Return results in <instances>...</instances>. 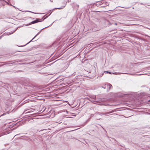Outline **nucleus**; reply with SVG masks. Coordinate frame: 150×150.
Listing matches in <instances>:
<instances>
[{"mask_svg": "<svg viewBox=\"0 0 150 150\" xmlns=\"http://www.w3.org/2000/svg\"><path fill=\"white\" fill-rule=\"evenodd\" d=\"M111 87L112 88V86L111 84H105L104 86H102V88L104 89L107 88V89L108 91L110 90Z\"/></svg>", "mask_w": 150, "mask_h": 150, "instance_id": "nucleus-1", "label": "nucleus"}, {"mask_svg": "<svg viewBox=\"0 0 150 150\" xmlns=\"http://www.w3.org/2000/svg\"><path fill=\"white\" fill-rule=\"evenodd\" d=\"M45 19V18L43 19V20H42V21H40V20H41V19H40L39 18H37L36 20L33 21L32 22H31L30 23V24H35V23L38 22H39L40 21H43Z\"/></svg>", "mask_w": 150, "mask_h": 150, "instance_id": "nucleus-2", "label": "nucleus"}, {"mask_svg": "<svg viewBox=\"0 0 150 150\" xmlns=\"http://www.w3.org/2000/svg\"><path fill=\"white\" fill-rule=\"evenodd\" d=\"M65 6H62L61 7H60V8H55L53 9L52 11L50 10V11H51V12L49 15H50L52 13V12L54 10V9H61L63 8Z\"/></svg>", "mask_w": 150, "mask_h": 150, "instance_id": "nucleus-3", "label": "nucleus"}, {"mask_svg": "<svg viewBox=\"0 0 150 150\" xmlns=\"http://www.w3.org/2000/svg\"><path fill=\"white\" fill-rule=\"evenodd\" d=\"M103 3V1L98 2L96 4V5L97 6H99L102 5Z\"/></svg>", "mask_w": 150, "mask_h": 150, "instance_id": "nucleus-4", "label": "nucleus"}, {"mask_svg": "<svg viewBox=\"0 0 150 150\" xmlns=\"http://www.w3.org/2000/svg\"><path fill=\"white\" fill-rule=\"evenodd\" d=\"M89 100L90 101H91V102H92L93 103L94 102H97V101L95 100H94L93 99H90Z\"/></svg>", "mask_w": 150, "mask_h": 150, "instance_id": "nucleus-5", "label": "nucleus"}, {"mask_svg": "<svg viewBox=\"0 0 150 150\" xmlns=\"http://www.w3.org/2000/svg\"><path fill=\"white\" fill-rule=\"evenodd\" d=\"M90 99H93L94 100H96V96H92L91 97V98Z\"/></svg>", "mask_w": 150, "mask_h": 150, "instance_id": "nucleus-6", "label": "nucleus"}, {"mask_svg": "<svg viewBox=\"0 0 150 150\" xmlns=\"http://www.w3.org/2000/svg\"><path fill=\"white\" fill-rule=\"evenodd\" d=\"M40 32H39L34 37V38L30 41V42H31L32 41V40H33L34 39V38L36 37V36H37L39 34V33H40Z\"/></svg>", "mask_w": 150, "mask_h": 150, "instance_id": "nucleus-7", "label": "nucleus"}, {"mask_svg": "<svg viewBox=\"0 0 150 150\" xmlns=\"http://www.w3.org/2000/svg\"><path fill=\"white\" fill-rule=\"evenodd\" d=\"M105 73L106 72V73H109V74L111 73V72H109V71H105Z\"/></svg>", "mask_w": 150, "mask_h": 150, "instance_id": "nucleus-8", "label": "nucleus"}, {"mask_svg": "<svg viewBox=\"0 0 150 150\" xmlns=\"http://www.w3.org/2000/svg\"><path fill=\"white\" fill-rule=\"evenodd\" d=\"M26 137L25 136H22L21 137Z\"/></svg>", "mask_w": 150, "mask_h": 150, "instance_id": "nucleus-9", "label": "nucleus"}, {"mask_svg": "<svg viewBox=\"0 0 150 150\" xmlns=\"http://www.w3.org/2000/svg\"><path fill=\"white\" fill-rule=\"evenodd\" d=\"M16 30H15L12 33H10L9 34H12L13 33H14Z\"/></svg>", "mask_w": 150, "mask_h": 150, "instance_id": "nucleus-10", "label": "nucleus"}, {"mask_svg": "<svg viewBox=\"0 0 150 150\" xmlns=\"http://www.w3.org/2000/svg\"><path fill=\"white\" fill-rule=\"evenodd\" d=\"M30 42H30H29L28 43L26 44H25V45H24V46H25V45H26L27 44H28Z\"/></svg>", "mask_w": 150, "mask_h": 150, "instance_id": "nucleus-11", "label": "nucleus"}, {"mask_svg": "<svg viewBox=\"0 0 150 150\" xmlns=\"http://www.w3.org/2000/svg\"><path fill=\"white\" fill-rule=\"evenodd\" d=\"M30 42H30H29L28 43L26 44H25V45H24V46H25V45H26L27 44H28Z\"/></svg>", "mask_w": 150, "mask_h": 150, "instance_id": "nucleus-12", "label": "nucleus"}, {"mask_svg": "<svg viewBox=\"0 0 150 150\" xmlns=\"http://www.w3.org/2000/svg\"><path fill=\"white\" fill-rule=\"evenodd\" d=\"M30 42H30H29L28 43L26 44H25V45H24V46H25V45H26L27 44H28Z\"/></svg>", "mask_w": 150, "mask_h": 150, "instance_id": "nucleus-13", "label": "nucleus"}, {"mask_svg": "<svg viewBox=\"0 0 150 150\" xmlns=\"http://www.w3.org/2000/svg\"><path fill=\"white\" fill-rule=\"evenodd\" d=\"M20 134H17V135H16L15 136H15H17V135H19Z\"/></svg>", "mask_w": 150, "mask_h": 150, "instance_id": "nucleus-14", "label": "nucleus"}, {"mask_svg": "<svg viewBox=\"0 0 150 150\" xmlns=\"http://www.w3.org/2000/svg\"><path fill=\"white\" fill-rule=\"evenodd\" d=\"M143 74H139V75H142Z\"/></svg>", "mask_w": 150, "mask_h": 150, "instance_id": "nucleus-15", "label": "nucleus"}, {"mask_svg": "<svg viewBox=\"0 0 150 150\" xmlns=\"http://www.w3.org/2000/svg\"><path fill=\"white\" fill-rule=\"evenodd\" d=\"M149 102H150V100L148 101Z\"/></svg>", "mask_w": 150, "mask_h": 150, "instance_id": "nucleus-16", "label": "nucleus"}, {"mask_svg": "<svg viewBox=\"0 0 150 150\" xmlns=\"http://www.w3.org/2000/svg\"><path fill=\"white\" fill-rule=\"evenodd\" d=\"M38 40V39H36V40Z\"/></svg>", "mask_w": 150, "mask_h": 150, "instance_id": "nucleus-17", "label": "nucleus"}, {"mask_svg": "<svg viewBox=\"0 0 150 150\" xmlns=\"http://www.w3.org/2000/svg\"><path fill=\"white\" fill-rule=\"evenodd\" d=\"M38 40V39H36V40Z\"/></svg>", "mask_w": 150, "mask_h": 150, "instance_id": "nucleus-18", "label": "nucleus"}, {"mask_svg": "<svg viewBox=\"0 0 150 150\" xmlns=\"http://www.w3.org/2000/svg\"><path fill=\"white\" fill-rule=\"evenodd\" d=\"M38 40V39H36V40Z\"/></svg>", "mask_w": 150, "mask_h": 150, "instance_id": "nucleus-19", "label": "nucleus"}, {"mask_svg": "<svg viewBox=\"0 0 150 150\" xmlns=\"http://www.w3.org/2000/svg\"><path fill=\"white\" fill-rule=\"evenodd\" d=\"M32 12V13H33V12Z\"/></svg>", "mask_w": 150, "mask_h": 150, "instance_id": "nucleus-20", "label": "nucleus"}]
</instances>
